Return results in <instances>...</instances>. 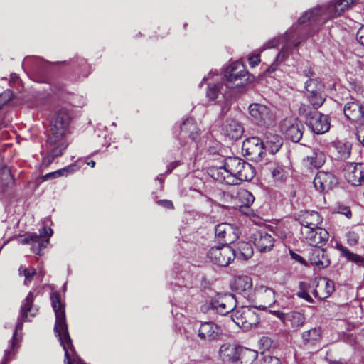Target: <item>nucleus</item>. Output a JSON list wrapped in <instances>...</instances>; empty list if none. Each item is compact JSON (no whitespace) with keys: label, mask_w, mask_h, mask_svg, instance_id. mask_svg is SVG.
<instances>
[{"label":"nucleus","mask_w":364,"mask_h":364,"mask_svg":"<svg viewBox=\"0 0 364 364\" xmlns=\"http://www.w3.org/2000/svg\"><path fill=\"white\" fill-rule=\"evenodd\" d=\"M264 149L262 141L258 137L247 139L242 144V150L251 160L258 161L261 159Z\"/></svg>","instance_id":"nucleus-18"},{"label":"nucleus","mask_w":364,"mask_h":364,"mask_svg":"<svg viewBox=\"0 0 364 364\" xmlns=\"http://www.w3.org/2000/svg\"><path fill=\"white\" fill-rule=\"evenodd\" d=\"M296 294L299 297L305 299L308 302H313V299L305 290L304 282H300V291Z\"/></svg>","instance_id":"nucleus-45"},{"label":"nucleus","mask_w":364,"mask_h":364,"mask_svg":"<svg viewBox=\"0 0 364 364\" xmlns=\"http://www.w3.org/2000/svg\"><path fill=\"white\" fill-rule=\"evenodd\" d=\"M157 203L166 207V208H169V209L173 208V203L171 200H160L157 202Z\"/></svg>","instance_id":"nucleus-57"},{"label":"nucleus","mask_w":364,"mask_h":364,"mask_svg":"<svg viewBox=\"0 0 364 364\" xmlns=\"http://www.w3.org/2000/svg\"><path fill=\"white\" fill-rule=\"evenodd\" d=\"M77 364H86L79 356H77Z\"/></svg>","instance_id":"nucleus-63"},{"label":"nucleus","mask_w":364,"mask_h":364,"mask_svg":"<svg viewBox=\"0 0 364 364\" xmlns=\"http://www.w3.org/2000/svg\"><path fill=\"white\" fill-rule=\"evenodd\" d=\"M255 247L261 252L270 251L274 245V239L265 230H258L251 236Z\"/></svg>","instance_id":"nucleus-19"},{"label":"nucleus","mask_w":364,"mask_h":364,"mask_svg":"<svg viewBox=\"0 0 364 364\" xmlns=\"http://www.w3.org/2000/svg\"><path fill=\"white\" fill-rule=\"evenodd\" d=\"M255 294L259 304L257 306L259 309H266L270 307L276 302L274 291L266 286H256L255 288Z\"/></svg>","instance_id":"nucleus-21"},{"label":"nucleus","mask_w":364,"mask_h":364,"mask_svg":"<svg viewBox=\"0 0 364 364\" xmlns=\"http://www.w3.org/2000/svg\"><path fill=\"white\" fill-rule=\"evenodd\" d=\"M321 336V331L318 328H312L302 333V338L306 343H314Z\"/></svg>","instance_id":"nucleus-40"},{"label":"nucleus","mask_w":364,"mask_h":364,"mask_svg":"<svg viewBox=\"0 0 364 364\" xmlns=\"http://www.w3.org/2000/svg\"><path fill=\"white\" fill-rule=\"evenodd\" d=\"M223 132L230 139L237 140L242 136L244 129L239 122L233 119H228L223 124Z\"/></svg>","instance_id":"nucleus-25"},{"label":"nucleus","mask_w":364,"mask_h":364,"mask_svg":"<svg viewBox=\"0 0 364 364\" xmlns=\"http://www.w3.org/2000/svg\"><path fill=\"white\" fill-rule=\"evenodd\" d=\"M267 168L271 172L272 177L275 180H282L284 176V169L282 166L274 162H269Z\"/></svg>","instance_id":"nucleus-38"},{"label":"nucleus","mask_w":364,"mask_h":364,"mask_svg":"<svg viewBox=\"0 0 364 364\" xmlns=\"http://www.w3.org/2000/svg\"><path fill=\"white\" fill-rule=\"evenodd\" d=\"M2 176L4 178L5 181H6V183L4 184V191L6 190V188H9L10 186H11L14 183V180L12 178V176L9 171H4L2 173Z\"/></svg>","instance_id":"nucleus-49"},{"label":"nucleus","mask_w":364,"mask_h":364,"mask_svg":"<svg viewBox=\"0 0 364 364\" xmlns=\"http://www.w3.org/2000/svg\"><path fill=\"white\" fill-rule=\"evenodd\" d=\"M348 244L350 246L355 245L359 240V236L358 233L354 231H350L346 235Z\"/></svg>","instance_id":"nucleus-46"},{"label":"nucleus","mask_w":364,"mask_h":364,"mask_svg":"<svg viewBox=\"0 0 364 364\" xmlns=\"http://www.w3.org/2000/svg\"><path fill=\"white\" fill-rule=\"evenodd\" d=\"M306 105H301L299 109L301 114L306 117V123L311 130L317 134H321L328 132L330 129V121L327 115L323 114L318 111L307 110Z\"/></svg>","instance_id":"nucleus-5"},{"label":"nucleus","mask_w":364,"mask_h":364,"mask_svg":"<svg viewBox=\"0 0 364 364\" xmlns=\"http://www.w3.org/2000/svg\"><path fill=\"white\" fill-rule=\"evenodd\" d=\"M50 299L55 314L54 331L65 350L66 364H73V363L77 364V356L78 355L75 350L66 323L65 305L61 302L60 295L58 292L53 293Z\"/></svg>","instance_id":"nucleus-3"},{"label":"nucleus","mask_w":364,"mask_h":364,"mask_svg":"<svg viewBox=\"0 0 364 364\" xmlns=\"http://www.w3.org/2000/svg\"><path fill=\"white\" fill-rule=\"evenodd\" d=\"M304 87L308 101L315 109H317L326 100L323 84L316 78H311L305 82Z\"/></svg>","instance_id":"nucleus-9"},{"label":"nucleus","mask_w":364,"mask_h":364,"mask_svg":"<svg viewBox=\"0 0 364 364\" xmlns=\"http://www.w3.org/2000/svg\"><path fill=\"white\" fill-rule=\"evenodd\" d=\"M336 149L338 153V157L342 159H346L349 157L350 154V146L346 144L338 142L335 145Z\"/></svg>","instance_id":"nucleus-42"},{"label":"nucleus","mask_w":364,"mask_h":364,"mask_svg":"<svg viewBox=\"0 0 364 364\" xmlns=\"http://www.w3.org/2000/svg\"><path fill=\"white\" fill-rule=\"evenodd\" d=\"M208 257L217 265L227 267L235 259V252L230 245H223L211 247L208 252Z\"/></svg>","instance_id":"nucleus-10"},{"label":"nucleus","mask_w":364,"mask_h":364,"mask_svg":"<svg viewBox=\"0 0 364 364\" xmlns=\"http://www.w3.org/2000/svg\"><path fill=\"white\" fill-rule=\"evenodd\" d=\"M181 132L188 134L193 141H196L198 138V132L196 126L192 119H187L181 126Z\"/></svg>","instance_id":"nucleus-35"},{"label":"nucleus","mask_w":364,"mask_h":364,"mask_svg":"<svg viewBox=\"0 0 364 364\" xmlns=\"http://www.w3.org/2000/svg\"><path fill=\"white\" fill-rule=\"evenodd\" d=\"M220 334V327L211 321L202 323L198 331V337L205 341L215 340L219 337Z\"/></svg>","instance_id":"nucleus-24"},{"label":"nucleus","mask_w":364,"mask_h":364,"mask_svg":"<svg viewBox=\"0 0 364 364\" xmlns=\"http://www.w3.org/2000/svg\"><path fill=\"white\" fill-rule=\"evenodd\" d=\"M237 196L240 202L246 207L250 206L255 200L254 196L246 189L239 191Z\"/></svg>","instance_id":"nucleus-39"},{"label":"nucleus","mask_w":364,"mask_h":364,"mask_svg":"<svg viewBox=\"0 0 364 364\" xmlns=\"http://www.w3.org/2000/svg\"><path fill=\"white\" fill-rule=\"evenodd\" d=\"M231 287L238 294H242L245 296L252 288V281L247 275H239L235 277Z\"/></svg>","instance_id":"nucleus-28"},{"label":"nucleus","mask_w":364,"mask_h":364,"mask_svg":"<svg viewBox=\"0 0 364 364\" xmlns=\"http://www.w3.org/2000/svg\"><path fill=\"white\" fill-rule=\"evenodd\" d=\"M358 0H336L328 6L311 9L299 18L300 24L308 21H314L318 23H325L328 20L340 16L346 9L356 3Z\"/></svg>","instance_id":"nucleus-4"},{"label":"nucleus","mask_w":364,"mask_h":364,"mask_svg":"<svg viewBox=\"0 0 364 364\" xmlns=\"http://www.w3.org/2000/svg\"><path fill=\"white\" fill-rule=\"evenodd\" d=\"M272 313L277 318H279L284 324H286L287 313H283L279 311H273Z\"/></svg>","instance_id":"nucleus-55"},{"label":"nucleus","mask_w":364,"mask_h":364,"mask_svg":"<svg viewBox=\"0 0 364 364\" xmlns=\"http://www.w3.org/2000/svg\"><path fill=\"white\" fill-rule=\"evenodd\" d=\"M223 90V86H218L217 85H209L208 90L207 91V96L212 100L217 98L218 92H221Z\"/></svg>","instance_id":"nucleus-44"},{"label":"nucleus","mask_w":364,"mask_h":364,"mask_svg":"<svg viewBox=\"0 0 364 364\" xmlns=\"http://www.w3.org/2000/svg\"><path fill=\"white\" fill-rule=\"evenodd\" d=\"M258 357L257 351L242 347L238 356V363L236 364H255Z\"/></svg>","instance_id":"nucleus-32"},{"label":"nucleus","mask_w":364,"mask_h":364,"mask_svg":"<svg viewBox=\"0 0 364 364\" xmlns=\"http://www.w3.org/2000/svg\"><path fill=\"white\" fill-rule=\"evenodd\" d=\"M364 104L360 101L353 100L345 104L343 113L345 117L353 122H362L363 119Z\"/></svg>","instance_id":"nucleus-22"},{"label":"nucleus","mask_w":364,"mask_h":364,"mask_svg":"<svg viewBox=\"0 0 364 364\" xmlns=\"http://www.w3.org/2000/svg\"><path fill=\"white\" fill-rule=\"evenodd\" d=\"M73 168L71 166L65 167L64 168L58 170L54 172H51L49 173H47L44 176L43 179L44 180H48L52 178H57L63 176H67L68 173L73 171Z\"/></svg>","instance_id":"nucleus-43"},{"label":"nucleus","mask_w":364,"mask_h":364,"mask_svg":"<svg viewBox=\"0 0 364 364\" xmlns=\"http://www.w3.org/2000/svg\"><path fill=\"white\" fill-rule=\"evenodd\" d=\"M178 165V161H174L171 163L169 165L167 166V173H170L176 167H177Z\"/></svg>","instance_id":"nucleus-58"},{"label":"nucleus","mask_w":364,"mask_h":364,"mask_svg":"<svg viewBox=\"0 0 364 364\" xmlns=\"http://www.w3.org/2000/svg\"><path fill=\"white\" fill-rule=\"evenodd\" d=\"M224 77L228 82L225 87L230 89L242 86L249 81L248 72L240 62L230 65L225 70Z\"/></svg>","instance_id":"nucleus-7"},{"label":"nucleus","mask_w":364,"mask_h":364,"mask_svg":"<svg viewBox=\"0 0 364 364\" xmlns=\"http://www.w3.org/2000/svg\"><path fill=\"white\" fill-rule=\"evenodd\" d=\"M289 254L291 255V257L293 259L299 262V263H301L302 264H304L306 263L305 259L301 256H300L297 253L294 252L292 250L289 251Z\"/></svg>","instance_id":"nucleus-54"},{"label":"nucleus","mask_w":364,"mask_h":364,"mask_svg":"<svg viewBox=\"0 0 364 364\" xmlns=\"http://www.w3.org/2000/svg\"><path fill=\"white\" fill-rule=\"evenodd\" d=\"M356 137L364 146V124H360L356 129Z\"/></svg>","instance_id":"nucleus-50"},{"label":"nucleus","mask_w":364,"mask_h":364,"mask_svg":"<svg viewBox=\"0 0 364 364\" xmlns=\"http://www.w3.org/2000/svg\"><path fill=\"white\" fill-rule=\"evenodd\" d=\"M87 164L88 166H90L91 167H92V168H93V167H95V161H94L91 160V161H88V162L87 163Z\"/></svg>","instance_id":"nucleus-62"},{"label":"nucleus","mask_w":364,"mask_h":364,"mask_svg":"<svg viewBox=\"0 0 364 364\" xmlns=\"http://www.w3.org/2000/svg\"><path fill=\"white\" fill-rule=\"evenodd\" d=\"M257 309V306H241L233 311L232 320L240 328L248 330L259 322Z\"/></svg>","instance_id":"nucleus-6"},{"label":"nucleus","mask_w":364,"mask_h":364,"mask_svg":"<svg viewBox=\"0 0 364 364\" xmlns=\"http://www.w3.org/2000/svg\"><path fill=\"white\" fill-rule=\"evenodd\" d=\"M306 321L305 316L303 313L297 311H292L287 313L286 326L289 325L294 330L301 327Z\"/></svg>","instance_id":"nucleus-29"},{"label":"nucleus","mask_w":364,"mask_h":364,"mask_svg":"<svg viewBox=\"0 0 364 364\" xmlns=\"http://www.w3.org/2000/svg\"><path fill=\"white\" fill-rule=\"evenodd\" d=\"M321 280L323 282V285L318 284L317 288L314 291V295L320 299H325L333 292L334 282L326 277H323Z\"/></svg>","instance_id":"nucleus-30"},{"label":"nucleus","mask_w":364,"mask_h":364,"mask_svg":"<svg viewBox=\"0 0 364 364\" xmlns=\"http://www.w3.org/2000/svg\"><path fill=\"white\" fill-rule=\"evenodd\" d=\"M338 249L341 251L342 255L345 257L348 261L353 262L359 266L364 267V257L355 254L348 250L346 247L338 245Z\"/></svg>","instance_id":"nucleus-36"},{"label":"nucleus","mask_w":364,"mask_h":364,"mask_svg":"<svg viewBox=\"0 0 364 364\" xmlns=\"http://www.w3.org/2000/svg\"><path fill=\"white\" fill-rule=\"evenodd\" d=\"M23 269H28L27 268L21 266L18 269L19 275H23Z\"/></svg>","instance_id":"nucleus-61"},{"label":"nucleus","mask_w":364,"mask_h":364,"mask_svg":"<svg viewBox=\"0 0 364 364\" xmlns=\"http://www.w3.org/2000/svg\"><path fill=\"white\" fill-rule=\"evenodd\" d=\"M259 62L260 58L259 55H254L249 58V64L251 67L257 65Z\"/></svg>","instance_id":"nucleus-53"},{"label":"nucleus","mask_w":364,"mask_h":364,"mask_svg":"<svg viewBox=\"0 0 364 364\" xmlns=\"http://www.w3.org/2000/svg\"><path fill=\"white\" fill-rule=\"evenodd\" d=\"M331 364H346V363H341L339 361H334V362L331 363Z\"/></svg>","instance_id":"nucleus-64"},{"label":"nucleus","mask_w":364,"mask_h":364,"mask_svg":"<svg viewBox=\"0 0 364 364\" xmlns=\"http://www.w3.org/2000/svg\"><path fill=\"white\" fill-rule=\"evenodd\" d=\"M235 258L247 260L253 255V248L248 242H239L237 244V248L235 250Z\"/></svg>","instance_id":"nucleus-34"},{"label":"nucleus","mask_w":364,"mask_h":364,"mask_svg":"<svg viewBox=\"0 0 364 364\" xmlns=\"http://www.w3.org/2000/svg\"><path fill=\"white\" fill-rule=\"evenodd\" d=\"M343 172L346 181L353 186L364 183V164L361 163H347Z\"/></svg>","instance_id":"nucleus-16"},{"label":"nucleus","mask_w":364,"mask_h":364,"mask_svg":"<svg viewBox=\"0 0 364 364\" xmlns=\"http://www.w3.org/2000/svg\"><path fill=\"white\" fill-rule=\"evenodd\" d=\"M34 296L32 292H29L26 296V298L24 299V301L22 303L21 305V317L18 318V321L16 325V330L13 335V341H12V346L13 348L15 347L16 343L17 342L16 340V332L18 331H20L22 329L23 327V322L25 320L28 321V316L33 317L36 312L37 309L33 307V302Z\"/></svg>","instance_id":"nucleus-15"},{"label":"nucleus","mask_w":364,"mask_h":364,"mask_svg":"<svg viewBox=\"0 0 364 364\" xmlns=\"http://www.w3.org/2000/svg\"><path fill=\"white\" fill-rule=\"evenodd\" d=\"M301 72L304 76L309 77V79L315 77L314 71L313 70L311 66L308 67L307 68L303 69Z\"/></svg>","instance_id":"nucleus-52"},{"label":"nucleus","mask_w":364,"mask_h":364,"mask_svg":"<svg viewBox=\"0 0 364 364\" xmlns=\"http://www.w3.org/2000/svg\"><path fill=\"white\" fill-rule=\"evenodd\" d=\"M322 222V218L318 212L312 211L308 213L302 219L301 224L304 230L318 228V225Z\"/></svg>","instance_id":"nucleus-33"},{"label":"nucleus","mask_w":364,"mask_h":364,"mask_svg":"<svg viewBox=\"0 0 364 364\" xmlns=\"http://www.w3.org/2000/svg\"><path fill=\"white\" fill-rule=\"evenodd\" d=\"M71 119V114L66 109H60L53 115L47 135L46 146L48 154L43 159L44 164L48 165L56 157L62 156L68 147L66 136L70 133Z\"/></svg>","instance_id":"nucleus-1"},{"label":"nucleus","mask_w":364,"mask_h":364,"mask_svg":"<svg viewBox=\"0 0 364 364\" xmlns=\"http://www.w3.org/2000/svg\"><path fill=\"white\" fill-rule=\"evenodd\" d=\"M314 184L318 191L327 192L338 184V179L331 172L318 171L314 178Z\"/></svg>","instance_id":"nucleus-20"},{"label":"nucleus","mask_w":364,"mask_h":364,"mask_svg":"<svg viewBox=\"0 0 364 364\" xmlns=\"http://www.w3.org/2000/svg\"><path fill=\"white\" fill-rule=\"evenodd\" d=\"M54 89L55 90H59L63 91V85L60 84H55L54 85Z\"/></svg>","instance_id":"nucleus-59"},{"label":"nucleus","mask_w":364,"mask_h":364,"mask_svg":"<svg viewBox=\"0 0 364 364\" xmlns=\"http://www.w3.org/2000/svg\"><path fill=\"white\" fill-rule=\"evenodd\" d=\"M339 213L346 215L348 218H350L352 216L351 210L348 206L341 207Z\"/></svg>","instance_id":"nucleus-56"},{"label":"nucleus","mask_w":364,"mask_h":364,"mask_svg":"<svg viewBox=\"0 0 364 364\" xmlns=\"http://www.w3.org/2000/svg\"><path fill=\"white\" fill-rule=\"evenodd\" d=\"M301 232L305 234V239L309 245L315 248L322 247L328 240V231L321 228L301 230Z\"/></svg>","instance_id":"nucleus-17"},{"label":"nucleus","mask_w":364,"mask_h":364,"mask_svg":"<svg viewBox=\"0 0 364 364\" xmlns=\"http://www.w3.org/2000/svg\"><path fill=\"white\" fill-rule=\"evenodd\" d=\"M36 273V269L33 268L28 269H23V276L25 277L24 284L26 285H28V284L33 279Z\"/></svg>","instance_id":"nucleus-47"},{"label":"nucleus","mask_w":364,"mask_h":364,"mask_svg":"<svg viewBox=\"0 0 364 364\" xmlns=\"http://www.w3.org/2000/svg\"><path fill=\"white\" fill-rule=\"evenodd\" d=\"M286 36L287 39L284 42V46H282V50L278 53L274 63L272 66H274V64L278 65L279 63H281L287 58L291 50L292 49L293 44L294 45L295 47L298 46L300 44V42L294 43L291 40L290 33H287Z\"/></svg>","instance_id":"nucleus-31"},{"label":"nucleus","mask_w":364,"mask_h":364,"mask_svg":"<svg viewBox=\"0 0 364 364\" xmlns=\"http://www.w3.org/2000/svg\"><path fill=\"white\" fill-rule=\"evenodd\" d=\"M53 232L52 229H47L43 227L40 230V235H38L36 233H27L25 235H20L16 237L18 243L22 245H33L32 251L35 254H40L42 249L46 247L47 244L49 242L48 239H44L43 237L50 236Z\"/></svg>","instance_id":"nucleus-8"},{"label":"nucleus","mask_w":364,"mask_h":364,"mask_svg":"<svg viewBox=\"0 0 364 364\" xmlns=\"http://www.w3.org/2000/svg\"><path fill=\"white\" fill-rule=\"evenodd\" d=\"M286 39L287 36H282L280 37L279 38H273L270 40L269 42H267L265 46L267 48H275L279 44L280 41L282 42V43H284Z\"/></svg>","instance_id":"nucleus-48"},{"label":"nucleus","mask_w":364,"mask_h":364,"mask_svg":"<svg viewBox=\"0 0 364 364\" xmlns=\"http://www.w3.org/2000/svg\"><path fill=\"white\" fill-rule=\"evenodd\" d=\"M309 164L316 168L320 167L325 161V155L321 151H314L312 154L306 156Z\"/></svg>","instance_id":"nucleus-37"},{"label":"nucleus","mask_w":364,"mask_h":364,"mask_svg":"<svg viewBox=\"0 0 364 364\" xmlns=\"http://www.w3.org/2000/svg\"><path fill=\"white\" fill-rule=\"evenodd\" d=\"M208 173L214 180L229 186L250 181L255 175L253 166L238 157L225 159L223 166L212 167Z\"/></svg>","instance_id":"nucleus-2"},{"label":"nucleus","mask_w":364,"mask_h":364,"mask_svg":"<svg viewBox=\"0 0 364 364\" xmlns=\"http://www.w3.org/2000/svg\"><path fill=\"white\" fill-rule=\"evenodd\" d=\"M248 109L250 115L258 125L267 126L274 120V116L270 108L264 105L252 103Z\"/></svg>","instance_id":"nucleus-14"},{"label":"nucleus","mask_w":364,"mask_h":364,"mask_svg":"<svg viewBox=\"0 0 364 364\" xmlns=\"http://www.w3.org/2000/svg\"><path fill=\"white\" fill-rule=\"evenodd\" d=\"M210 306L218 314L226 315L235 311L236 299L232 294H218L213 298Z\"/></svg>","instance_id":"nucleus-12"},{"label":"nucleus","mask_w":364,"mask_h":364,"mask_svg":"<svg viewBox=\"0 0 364 364\" xmlns=\"http://www.w3.org/2000/svg\"><path fill=\"white\" fill-rule=\"evenodd\" d=\"M308 259L311 265L318 269L326 268L331 263L326 250L320 247L311 249Z\"/></svg>","instance_id":"nucleus-23"},{"label":"nucleus","mask_w":364,"mask_h":364,"mask_svg":"<svg viewBox=\"0 0 364 364\" xmlns=\"http://www.w3.org/2000/svg\"><path fill=\"white\" fill-rule=\"evenodd\" d=\"M241 346L225 343L220 348V355L223 360L236 364L238 363V356Z\"/></svg>","instance_id":"nucleus-27"},{"label":"nucleus","mask_w":364,"mask_h":364,"mask_svg":"<svg viewBox=\"0 0 364 364\" xmlns=\"http://www.w3.org/2000/svg\"><path fill=\"white\" fill-rule=\"evenodd\" d=\"M356 38L358 41L364 46V26H362L357 32Z\"/></svg>","instance_id":"nucleus-51"},{"label":"nucleus","mask_w":364,"mask_h":364,"mask_svg":"<svg viewBox=\"0 0 364 364\" xmlns=\"http://www.w3.org/2000/svg\"><path fill=\"white\" fill-rule=\"evenodd\" d=\"M264 149L268 150L271 154L277 153L283 144L282 137L274 132H267L262 139Z\"/></svg>","instance_id":"nucleus-26"},{"label":"nucleus","mask_w":364,"mask_h":364,"mask_svg":"<svg viewBox=\"0 0 364 364\" xmlns=\"http://www.w3.org/2000/svg\"><path fill=\"white\" fill-rule=\"evenodd\" d=\"M255 364H281V362L277 357L262 353L259 355Z\"/></svg>","instance_id":"nucleus-41"},{"label":"nucleus","mask_w":364,"mask_h":364,"mask_svg":"<svg viewBox=\"0 0 364 364\" xmlns=\"http://www.w3.org/2000/svg\"><path fill=\"white\" fill-rule=\"evenodd\" d=\"M282 132L286 137L294 142H299L304 134V126L303 123L295 117H289L280 123Z\"/></svg>","instance_id":"nucleus-11"},{"label":"nucleus","mask_w":364,"mask_h":364,"mask_svg":"<svg viewBox=\"0 0 364 364\" xmlns=\"http://www.w3.org/2000/svg\"><path fill=\"white\" fill-rule=\"evenodd\" d=\"M215 239L223 245L233 243L239 237L237 227L227 223H222L215 227Z\"/></svg>","instance_id":"nucleus-13"},{"label":"nucleus","mask_w":364,"mask_h":364,"mask_svg":"<svg viewBox=\"0 0 364 364\" xmlns=\"http://www.w3.org/2000/svg\"><path fill=\"white\" fill-rule=\"evenodd\" d=\"M11 79L13 81H16V80H17L18 79V76L16 74H15V73H12L11 75Z\"/></svg>","instance_id":"nucleus-60"}]
</instances>
